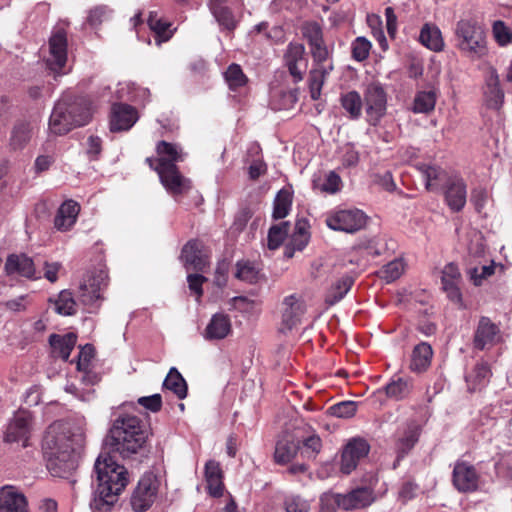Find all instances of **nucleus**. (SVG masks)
I'll return each mask as SVG.
<instances>
[{"mask_svg": "<svg viewBox=\"0 0 512 512\" xmlns=\"http://www.w3.org/2000/svg\"><path fill=\"white\" fill-rule=\"evenodd\" d=\"M292 206V194L287 189H281L274 200V207H273V213L272 217L277 219H283L285 218Z\"/></svg>", "mask_w": 512, "mask_h": 512, "instance_id": "a18cd8bd", "label": "nucleus"}, {"mask_svg": "<svg viewBox=\"0 0 512 512\" xmlns=\"http://www.w3.org/2000/svg\"><path fill=\"white\" fill-rule=\"evenodd\" d=\"M236 277L247 283H255L259 277V269L251 262H238Z\"/></svg>", "mask_w": 512, "mask_h": 512, "instance_id": "13d9d810", "label": "nucleus"}, {"mask_svg": "<svg viewBox=\"0 0 512 512\" xmlns=\"http://www.w3.org/2000/svg\"><path fill=\"white\" fill-rule=\"evenodd\" d=\"M421 425L414 418L407 419L395 433L397 460L402 459L418 442Z\"/></svg>", "mask_w": 512, "mask_h": 512, "instance_id": "ddd939ff", "label": "nucleus"}, {"mask_svg": "<svg viewBox=\"0 0 512 512\" xmlns=\"http://www.w3.org/2000/svg\"><path fill=\"white\" fill-rule=\"evenodd\" d=\"M494 273V266L492 265H484L481 267H475L468 271L470 280L474 283L476 286H480L482 284V281L486 279L487 277L491 276Z\"/></svg>", "mask_w": 512, "mask_h": 512, "instance_id": "0e129e2a", "label": "nucleus"}, {"mask_svg": "<svg viewBox=\"0 0 512 512\" xmlns=\"http://www.w3.org/2000/svg\"><path fill=\"white\" fill-rule=\"evenodd\" d=\"M499 328L487 317H481L474 336V346L479 350L495 343Z\"/></svg>", "mask_w": 512, "mask_h": 512, "instance_id": "c85d7f7f", "label": "nucleus"}, {"mask_svg": "<svg viewBox=\"0 0 512 512\" xmlns=\"http://www.w3.org/2000/svg\"><path fill=\"white\" fill-rule=\"evenodd\" d=\"M419 42L434 52H440L444 49V40L440 29L432 23H425L419 34Z\"/></svg>", "mask_w": 512, "mask_h": 512, "instance_id": "72a5a7b5", "label": "nucleus"}, {"mask_svg": "<svg viewBox=\"0 0 512 512\" xmlns=\"http://www.w3.org/2000/svg\"><path fill=\"white\" fill-rule=\"evenodd\" d=\"M326 78L323 75H316L315 70L310 71L309 77V88L311 98L317 100L321 95L322 86L325 83Z\"/></svg>", "mask_w": 512, "mask_h": 512, "instance_id": "774afa93", "label": "nucleus"}, {"mask_svg": "<svg viewBox=\"0 0 512 512\" xmlns=\"http://www.w3.org/2000/svg\"><path fill=\"white\" fill-rule=\"evenodd\" d=\"M163 388L173 392L179 399H184L187 396V383L175 367L169 370L163 382Z\"/></svg>", "mask_w": 512, "mask_h": 512, "instance_id": "ea45409f", "label": "nucleus"}, {"mask_svg": "<svg viewBox=\"0 0 512 512\" xmlns=\"http://www.w3.org/2000/svg\"><path fill=\"white\" fill-rule=\"evenodd\" d=\"M357 410V405L353 401H344L330 407L331 414L338 418L352 417Z\"/></svg>", "mask_w": 512, "mask_h": 512, "instance_id": "e2e57ef3", "label": "nucleus"}, {"mask_svg": "<svg viewBox=\"0 0 512 512\" xmlns=\"http://www.w3.org/2000/svg\"><path fill=\"white\" fill-rule=\"evenodd\" d=\"M0 512H28L26 497L14 486L1 487Z\"/></svg>", "mask_w": 512, "mask_h": 512, "instance_id": "5701e85b", "label": "nucleus"}, {"mask_svg": "<svg viewBox=\"0 0 512 512\" xmlns=\"http://www.w3.org/2000/svg\"><path fill=\"white\" fill-rule=\"evenodd\" d=\"M5 270L9 275L18 274L33 279L41 277L40 274L36 273L34 261L24 254L10 255L6 260Z\"/></svg>", "mask_w": 512, "mask_h": 512, "instance_id": "393cba45", "label": "nucleus"}, {"mask_svg": "<svg viewBox=\"0 0 512 512\" xmlns=\"http://www.w3.org/2000/svg\"><path fill=\"white\" fill-rule=\"evenodd\" d=\"M483 100L486 107L493 110H499L504 103V91L497 70L493 67H489L485 74Z\"/></svg>", "mask_w": 512, "mask_h": 512, "instance_id": "a211bd4d", "label": "nucleus"}, {"mask_svg": "<svg viewBox=\"0 0 512 512\" xmlns=\"http://www.w3.org/2000/svg\"><path fill=\"white\" fill-rule=\"evenodd\" d=\"M490 376L489 366L484 362L477 363L465 377L468 389L470 391L480 390L489 382Z\"/></svg>", "mask_w": 512, "mask_h": 512, "instance_id": "c9c22d12", "label": "nucleus"}, {"mask_svg": "<svg viewBox=\"0 0 512 512\" xmlns=\"http://www.w3.org/2000/svg\"><path fill=\"white\" fill-rule=\"evenodd\" d=\"M33 133V126L27 121H18L12 128L9 143L14 149H22L30 141Z\"/></svg>", "mask_w": 512, "mask_h": 512, "instance_id": "e433bc0d", "label": "nucleus"}, {"mask_svg": "<svg viewBox=\"0 0 512 512\" xmlns=\"http://www.w3.org/2000/svg\"><path fill=\"white\" fill-rule=\"evenodd\" d=\"M371 48L372 44L367 38L363 36L357 37L351 43L352 58L358 62L366 60L369 57Z\"/></svg>", "mask_w": 512, "mask_h": 512, "instance_id": "4d7b16f0", "label": "nucleus"}, {"mask_svg": "<svg viewBox=\"0 0 512 512\" xmlns=\"http://www.w3.org/2000/svg\"><path fill=\"white\" fill-rule=\"evenodd\" d=\"M108 285V275L104 270H99L89 276L80 285L79 301L86 307L87 312H95L103 301L102 292Z\"/></svg>", "mask_w": 512, "mask_h": 512, "instance_id": "1a4fd4ad", "label": "nucleus"}, {"mask_svg": "<svg viewBox=\"0 0 512 512\" xmlns=\"http://www.w3.org/2000/svg\"><path fill=\"white\" fill-rule=\"evenodd\" d=\"M94 471L98 486L90 502V508L93 512H113L119 494L129 482L128 472L106 453L98 456Z\"/></svg>", "mask_w": 512, "mask_h": 512, "instance_id": "f03ea898", "label": "nucleus"}, {"mask_svg": "<svg viewBox=\"0 0 512 512\" xmlns=\"http://www.w3.org/2000/svg\"><path fill=\"white\" fill-rule=\"evenodd\" d=\"M47 67L54 73H61L67 62V36L63 29H56L49 38Z\"/></svg>", "mask_w": 512, "mask_h": 512, "instance_id": "f8f14e48", "label": "nucleus"}, {"mask_svg": "<svg viewBox=\"0 0 512 512\" xmlns=\"http://www.w3.org/2000/svg\"><path fill=\"white\" fill-rule=\"evenodd\" d=\"M93 107L85 96L59 100L50 115L49 130L55 135H64L75 127L84 126L92 118Z\"/></svg>", "mask_w": 512, "mask_h": 512, "instance_id": "20e7f679", "label": "nucleus"}, {"mask_svg": "<svg viewBox=\"0 0 512 512\" xmlns=\"http://www.w3.org/2000/svg\"><path fill=\"white\" fill-rule=\"evenodd\" d=\"M77 337L73 333L65 335L52 334L49 343L54 357L67 361L76 345Z\"/></svg>", "mask_w": 512, "mask_h": 512, "instance_id": "473e14b6", "label": "nucleus"}, {"mask_svg": "<svg viewBox=\"0 0 512 512\" xmlns=\"http://www.w3.org/2000/svg\"><path fill=\"white\" fill-rule=\"evenodd\" d=\"M354 280L352 277L345 275L336 280L327 290L325 302L328 305H334L344 298L351 289Z\"/></svg>", "mask_w": 512, "mask_h": 512, "instance_id": "4c0bfd02", "label": "nucleus"}, {"mask_svg": "<svg viewBox=\"0 0 512 512\" xmlns=\"http://www.w3.org/2000/svg\"><path fill=\"white\" fill-rule=\"evenodd\" d=\"M405 270V263L402 259H394L384 265L379 271V275L386 282H392L398 279Z\"/></svg>", "mask_w": 512, "mask_h": 512, "instance_id": "6e6d98bb", "label": "nucleus"}, {"mask_svg": "<svg viewBox=\"0 0 512 512\" xmlns=\"http://www.w3.org/2000/svg\"><path fill=\"white\" fill-rule=\"evenodd\" d=\"M118 90L119 98L136 103H146L150 100V91L147 88L137 86L135 83H122Z\"/></svg>", "mask_w": 512, "mask_h": 512, "instance_id": "a19ab883", "label": "nucleus"}, {"mask_svg": "<svg viewBox=\"0 0 512 512\" xmlns=\"http://www.w3.org/2000/svg\"><path fill=\"white\" fill-rule=\"evenodd\" d=\"M298 449V442L288 438L280 439L276 444L274 453L276 462L279 464L290 462L296 456Z\"/></svg>", "mask_w": 512, "mask_h": 512, "instance_id": "79ce46f5", "label": "nucleus"}, {"mask_svg": "<svg viewBox=\"0 0 512 512\" xmlns=\"http://www.w3.org/2000/svg\"><path fill=\"white\" fill-rule=\"evenodd\" d=\"M31 413L26 410H19L8 424L5 432V441L23 442V447L28 445V436L31 428Z\"/></svg>", "mask_w": 512, "mask_h": 512, "instance_id": "6ab92c4d", "label": "nucleus"}, {"mask_svg": "<svg viewBox=\"0 0 512 512\" xmlns=\"http://www.w3.org/2000/svg\"><path fill=\"white\" fill-rule=\"evenodd\" d=\"M181 259L188 270L204 271L209 265V253L203 243L198 240L187 242L182 249Z\"/></svg>", "mask_w": 512, "mask_h": 512, "instance_id": "aec40b11", "label": "nucleus"}, {"mask_svg": "<svg viewBox=\"0 0 512 512\" xmlns=\"http://www.w3.org/2000/svg\"><path fill=\"white\" fill-rule=\"evenodd\" d=\"M453 483L461 492L474 491L478 486L475 468L466 462H458L453 470Z\"/></svg>", "mask_w": 512, "mask_h": 512, "instance_id": "b1692460", "label": "nucleus"}, {"mask_svg": "<svg viewBox=\"0 0 512 512\" xmlns=\"http://www.w3.org/2000/svg\"><path fill=\"white\" fill-rule=\"evenodd\" d=\"M343 109L348 113L351 119H359L362 114V98L356 91H349L341 95L340 98Z\"/></svg>", "mask_w": 512, "mask_h": 512, "instance_id": "37998d69", "label": "nucleus"}, {"mask_svg": "<svg viewBox=\"0 0 512 512\" xmlns=\"http://www.w3.org/2000/svg\"><path fill=\"white\" fill-rule=\"evenodd\" d=\"M342 509V494L324 493L320 498V512H337Z\"/></svg>", "mask_w": 512, "mask_h": 512, "instance_id": "680f3d73", "label": "nucleus"}, {"mask_svg": "<svg viewBox=\"0 0 512 512\" xmlns=\"http://www.w3.org/2000/svg\"><path fill=\"white\" fill-rule=\"evenodd\" d=\"M148 25L152 31H154L158 37V44L162 41H167L172 36V31L169 29L170 23L163 21L158 18L156 12H151L148 18Z\"/></svg>", "mask_w": 512, "mask_h": 512, "instance_id": "864d4df0", "label": "nucleus"}, {"mask_svg": "<svg viewBox=\"0 0 512 512\" xmlns=\"http://www.w3.org/2000/svg\"><path fill=\"white\" fill-rule=\"evenodd\" d=\"M436 104V94L434 91H420L415 95L413 102L414 113H430L434 110Z\"/></svg>", "mask_w": 512, "mask_h": 512, "instance_id": "09e8293b", "label": "nucleus"}, {"mask_svg": "<svg viewBox=\"0 0 512 512\" xmlns=\"http://www.w3.org/2000/svg\"><path fill=\"white\" fill-rule=\"evenodd\" d=\"M322 447V442L319 436L312 435L308 437L303 443V451L307 458H315L316 455L320 452Z\"/></svg>", "mask_w": 512, "mask_h": 512, "instance_id": "69168bd1", "label": "nucleus"}, {"mask_svg": "<svg viewBox=\"0 0 512 512\" xmlns=\"http://www.w3.org/2000/svg\"><path fill=\"white\" fill-rule=\"evenodd\" d=\"M433 350L430 344L421 342L417 344L411 355L410 369L414 372H423L431 364Z\"/></svg>", "mask_w": 512, "mask_h": 512, "instance_id": "f704fd0d", "label": "nucleus"}, {"mask_svg": "<svg viewBox=\"0 0 512 512\" xmlns=\"http://www.w3.org/2000/svg\"><path fill=\"white\" fill-rule=\"evenodd\" d=\"M386 395L394 400L406 398L412 390V382L409 378L393 377L384 388Z\"/></svg>", "mask_w": 512, "mask_h": 512, "instance_id": "58836bf2", "label": "nucleus"}, {"mask_svg": "<svg viewBox=\"0 0 512 512\" xmlns=\"http://www.w3.org/2000/svg\"><path fill=\"white\" fill-rule=\"evenodd\" d=\"M224 78L231 90H238L246 85L248 79L238 64H231L224 73Z\"/></svg>", "mask_w": 512, "mask_h": 512, "instance_id": "603ef678", "label": "nucleus"}, {"mask_svg": "<svg viewBox=\"0 0 512 512\" xmlns=\"http://www.w3.org/2000/svg\"><path fill=\"white\" fill-rule=\"evenodd\" d=\"M289 229L290 223L288 221H284L279 224L271 226L268 231L267 237L268 248L270 250L278 249L284 242L285 238L287 237Z\"/></svg>", "mask_w": 512, "mask_h": 512, "instance_id": "8fccbe9b", "label": "nucleus"}, {"mask_svg": "<svg viewBox=\"0 0 512 512\" xmlns=\"http://www.w3.org/2000/svg\"><path fill=\"white\" fill-rule=\"evenodd\" d=\"M148 431L143 421L132 414L121 413L111 424L108 442L122 458L137 454L145 445Z\"/></svg>", "mask_w": 512, "mask_h": 512, "instance_id": "7ed1b4c3", "label": "nucleus"}, {"mask_svg": "<svg viewBox=\"0 0 512 512\" xmlns=\"http://www.w3.org/2000/svg\"><path fill=\"white\" fill-rule=\"evenodd\" d=\"M80 207L73 200L65 201L58 209L54 225L59 231H68L75 224Z\"/></svg>", "mask_w": 512, "mask_h": 512, "instance_id": "c756f323", "label": "nucleus"}, {"mask_svg": "<svg viewBox=\"0 0 512 512\" xmlns=\"http://www.w3.org/2000/svg\"><path fill=\"white\" fill-rule=\"evenodd\" d=\"M111 14L112 10H110L107 6H96L89 11L87 23L91 27L96 28L103 22L108 21L111 18Z\"/></svg>", "mask_w": 512, "mask_h": 512, "instance_id": "bf43d9fd", "label": "nucleus"}, {"mask_svg": "<svg viewBox=\"0 0 512 512\" xmlns=\"http://www.w3.org/2000/svg\"><path fill=\"white\" fill-rule=\"evenodd\" d=\"M300 32L309 45L313 60H325L330 57L332 50L326 45L323 28L318 22L312 20L302 22Z\"/></svg>", "mask_w": 512, "mask_h": 512, "instance_id": "9b49d317", "label": "nucleus"}, {"mask_svg": "<svg viewBox=\"0 0 512 512\" xmlns=\"http://www.w3.org/2000/svg\"><path fill=\"white\" fill-rule=\"evenodd\" d=\"M369 449L370 447L364 439L354 438L349 441L342 452L341 472L350 474L357 467L359 461L367 456Z\"/></svg>", "mask_w": 512, "mask_h": 512, "instance_id": "dca6fc26", "label": "nucleus"}, {"mask_svg": "<svg viewBox=\"0 0 512 512\" xmlns=\"http://www.w3.org/2000/svg\"><path fill=\"white\" fill-rule=\"evenodd\" d=\"M242 0H209L208 8L223 30L233 31L242 18Z\"/></svg>", "mask_w": 512, "mask_h": 512, "instance_id": "6e6552de", "label": "nucleus"}, {"mask_svg": "<svg viewBox=\"0 0 512 512\" xmlns=\"http://www.w3.org/2000/svg\"><path fill=\"white\" fill-rule=\"evenodd\" d=\"M455 47L465 57L480 60L488 55L485 27L475 18H462L454 28Z\"/></svg>", "mask_w": 512, "mask_h": 512, "instance_id": "423d86ee", "label": "nucleus"}, {"mask_svg": "<svg viewBox=\"0 0 512 512\" xmlns=\"http://www.w3.org/2000/svg\"><path fill=\"white\" fill-rule=\"evenodd\" d=\"M285 65L295 83L303 80L307 68V60L305 58V47L301 43L291 42L287 46L284 54Z\"/></svg>", "mask_w": 512, "mask_h": 512, "instance_id": "f3484780", "label": "nucleus"}, {"mask_svg": "<svg viewBox=\"0 0 512 512\" xmlns=\"http://www.w3.org/2000/svg\"><path fill=\"white\" fill-rule=\"evenodd\" d=\"M159 484V479L153 473H146L140 478L130 499L134 512H145L152 506L157 497Z\"/></svg>", "mask_w": 512, "mask_h": 512, "instance_id": "9d476101", "label": "nucleus"}, {"mask_svg": "<svg viewBox=\"0 0 512 512\" xmlns=\"http://www.w3.org/2000/svg\"><path fill=\"white\" fill-rule=\"evenodd\" d=\"M308 229V220L301 218L296 221L290 242L286 247L285 254L287 257H292L293 251H301L306 247L310 238Z\"/></svg>", "mask_w": 512, "mask_h": 512, "instance_id": "2f4dec72", "label": "nucleus"}, {"mask_svg": "<svg viewBox=\"0 0 512 512\" xmlns=\"http://www.w3.org/2000/svg\"><path fill=\"white\" fill-rule=\"evenodd\" d=\"M85 433L82 428L72 432L64 424L50 425L42 443L47 469L54 477L69 478L77 469Z\"/></svg>", "mask_w": 512, "mask_h": 512, "instance_id": "f257e3e1", "label": "nucleus"}, {"mask_svg": "<svg viewBox=\"0 0 512 512\" xmlns=\"http://www.w3.org/2000/svg\"><path fill=\"white\" fill-rule=\"evenodd\" d=\"M374 500L373 489L369 487H359L347 494H342V509L346 511L362 509L371 505Z\"/></svg>", "mask_w": 512, "mask_h": 512, "instance_id": "bb28decb", "label": "nucleus"}, {"mask_svg": "<svg viewBox=\"0 0 512 512\" xmlns=\"http://www.w3.org/2000/svg\"><path fill=\"white\" fill-rule=\"evenodd\" d=\"M304 313L305 305L300 299L294 295L286 297L283 301L279 332L282 334L291 332L301 322Z\"/></svg>", "mask_w": 512, "mask_h": 512, "instance_id": "2eb2a0df", "label": "nucleus"}, {"mask_svg": "<svg viewBox=\"0 0 512 512\" xmlns=\"http://www.w3.org/2000/svg\"><path fill=\"white\" fill-rule=\"evenodd\" d=\"M158 165L155 171L158 173L163 186L172 195H180L190 189V181L183 177L176 166L183 161L185 154L182 149L173 143L159 141L156 145Z\"/></svg>", "mask_w": 512, "mask_h": 512, "instance_id": "39448f33", "label": "nucleus"}, {"mask_svg": "<svg viewBox=\"0 0 512 512\" xmlns=\"http://www.w3.org/2000/svg\"><path fill=\"white\" fill-rule=\"evenodd\" d=\"M428 190L438 188L441 183L446 179V173L438 166H431L423 164L419 167Z\"/></svg>", "mask_w": 512, "mask_h": 512, "instance_id": "c03bdc74", "label": "nucleus"}, {"mask_svg": "<svg viewBox=\"0 0 512 512\" xmlns=\"http://www.w3.org/2000/svg\"><path fill=\"white\" fill-rule=\"evenodd\" d=\"M492 33L500 46H506L512 42L510 28L501 20L495 21L492 26Z\"/></svg>", "mask_w": 512, "mask_h": 512, "instance_id": "052dcab7", "label": "nucleus"}, {"mask_svg": "<svg viewBox=\"0 0 512 512\" xmlns=\"http://www.w3.org/2000/svg\"><path fill=\"white\" fill-rule=\"evenodd\" d=\"M137 120L138 112L134 107L122 103L112 106L110 116L111 131H127Z\"/></svg>", "mask_w": 512, "mask_h": 512, "instance_id": "4be33fe9", "label": "nucleus"}, {"mask_svg": "<svg viewBox=\"0 0 512 512\" xmlns=\"http://www.w3.org/2000/svg\"><path fill=\"white\" fill-rule=\"evenodd\" d=\"M367 121L377 125L386 112V94L379 85H369L365 92Z\"/></svg>", "mask_w": 512, "mask_h": 512, "instance_id": "4468645a", "label": "nucleus"}, {"mask_svg": "<svg viewBox=\"0 0 512 512\" xmlns=\"http://www.w3.org/2000/svg\"><path fill=\"white\" fill-rule=\"evenodd\" d=\"M53 304L55 312L59 315L71 316L76 313V302L72 293L67 290L61 291Z\"/></svg>", "mask_w": 512, "mask_h": 512, "instance_id": "de8ad7c7", "label": "nucleus"}, {"mask_svg": "<svg viewBox=\"0 0 512 512\" xmlns=\"http://www.w3.org/2000/svg\"><path fill=\"white\" fill-rule=\"evenodd\" d=\"M357 247L366 254L376 257L384 254L387 249V243L382 238L373 237L361 240Z\"/></svg>", "mask_w": 512, "mask_h": 512, "instance_id": "5fc2aeb1", "label": "nucleus"}, {"mask_svg": "<svg viewBox=\"0 0 512 512\" xmlns=\"http://www.w3.org/2000/svg\"><path fill=\"white\" fill-rule=\"evenodd\" d=\"M461 283L462 276L458 266L453 262L446 264L441 271L442 290L456 304L462 303Z\"/></svg>", "mask_w": 512, "mask_h": 512, "instance_id": "412c9836", "label": "nucleus"}, {"mask_svg": "<svg viewBox=\"0 0 512 512\" xmlns=\"http://www.w3.org/2000/svg\"><path fill=\"white\" fill-rule=\"evenodd\" d=\"M342 181L340 176L334 171H330L325 175V178L314 179L313 188L323 193L335 194L340 191Z\"/></svg>", "mask_w": 512, "mask_h": 512, "instance_id": "49530a36", "label": "nucleus"}, {"mask_svg": "<svg viewBox=\"0 0 512 512\" xmlns=\"http://www.w3.org/2000/svg\"><path fill=\"white\" fill-rule=\"evenodd\" d=\"M367 220L368 217L362 210L349 208L331 211L327 214L325 223L334 231L355 233L366 226Z\"/></svg>", "mask_w": 512, "mask_h": 512, "instance_id": "0eeeda50", "label": "nucleus"}, {"mask_svg": "<svg viewBox=\"0 0 512 512\" xmlns=\"http://www.w3.org/2000/svg\"><path fill=\"white\" fill-rule=\"evenodd\" d=\"M466 185L462 178L452 177L447 181L445 199L451 210L458 212L463 209L466 203Z\"/></svg>", "mask_w": 512, "mask_h": 512, "instance_id": "a878e982", "label": "nucleus"}, {"mask_svg": "<svg viewBox=\"0 0 512 512\" xmlns=\"http://www.w3.org/2000/svg\"><path fill=\"white\" fill-rule=\"evenodd\" d=\"M297 101V90H274L272 105L275 109H290Z\"/></svg>", "mask_w": 512, "mask_h": 512, "instance_id": "3c124183", "label": "nucleus"}, {"mask_svg": "<svg viewBox=\"0 0 512 512\" xmlns=\"http://www.w3.org/2000/svg\"><path fill=\"white\" fill-rule=\"evenodd\" d=\"M231 332V322L227 315L216 313L212 316L205 331L204 338L207 340H221Z\"/></svg>", "mask_w": 512, "mask_h": 512, "instance_id": "7c9ffc66", "label": "nucleus"}, {"mask_svg": "<svg viewBox=\"0 0 512 512\" xmlns=\"http://www.w3.org/2000/svg\"><path fill=\"white\" fill-rule=\"evenodd\" d=\"M204 476L207 483L208 493L213 497H220L223 494V471L220 463L209 460L205 464Z\"/></svg>", "mask_w": 512, "mask_h": 512, "instance_id": "cd10ccee", "label": "nucleus"}, {"mask_svg": "<svg viewBox=\"0 0 512 512\" xmlns=\"http://www.w3.org/2000/svg\"><path fill=\"white\" fill-rule=\"evenodd\" d=\"M286 512H308L310 505L300 496H290L285 500Z\"/></svg>", "mask_w": 512, "mask_h": 512, "instance_id": "338daca9", "label": "nucleus"}]
</instances>
